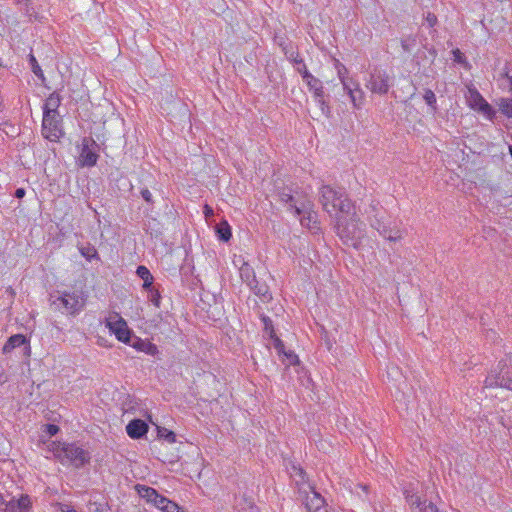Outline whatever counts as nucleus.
<instances>
[{
    "instance_id": "2",
    "label": "nucleus",
    "mask_w": 512,
    "mask_h": 512,
    "mask_svg": "<svg viewBox=\"0 0 512 512\" xmlns=\"http://www.w3.org/2000/svg\"><path fill=\"white\" fill-rule=\"evenodd\" d=\"M320 203L323 209L332 215H350L354 207L351 201L346 197L342 189H334L329 185H323L319 191Z\"/></svg>"
},
{
    "instance_id": "6",
    "label": "nucleus",
    "mask_w": 512,
    "mask_h": 512,
    "mask_svg": "<svg viewBox=\"0 0 512 512\" xmlns=\"http://www.w3.org/2000/svg\"><path fill=\"white\" fill-rule=\"evenodd\" d=\"M392 86V78L386 70L375 68L369 75L366 87L372 92L379 95L388 93Z\"/></svg>"
},
{
    "instance_id": "23",
    "label": "nucleus",
    "mask_w": 512,
    "mask_h": 512,
    "mask_svg": "<svg viewBox=\"0 0 512 512\" xmlns=\"http://www.w3.org/2000/svg\"><path fill=\"white\" fill-rule=\"evenodd\" d=\"M137 491L143 499L151 504H153L155 500L160 496V494L154 488L148 486L138 485Z\"/></svg>"
},
{
    "instance_id": "5",
    "label": "nucleus",
    "mask_w": 512,
    "mask_h": 512,
    "mask_svg": "<svg viewBox=\"0 0 512 512\" xmlns=\"http://www.w3.org/2000/svg\"><path fill=\"white\" fill-rule=\"evenodd\" d=\"M505 388L512 391V356L499 361L484 381V388Z\"/></svg>"
},
{
    "instance_id": "34",
    "label": "nucleus",
    "mask_w": 512,
    "mask_h": 512,
    "mask_svg": "<svg viewBox=\"0 0 512 512\" xmlns=\"http://www.w3.org/2000/svg\"><path fill=\"white\" fill-rule=\"evenodd\" d=\"M423 98L427 105H429L432 108H435L436 96L432 90L426 89Z\"/></svg>"
},
{
    "instance_id": "49",
    "label": "nucleus",
    "mask_w": 512,
    "mask_h": 512,
    "mask_svg": "<svg viewBox=\"0 0 512 512\" xmlns=\"http://www.w3.org/2000/svg\"><path fill=\"white\" fill-rule=\"evenodd\" d=\"M294 470H296L299 473V475L302 476L303 470L301 468L294 467Z\"/></svg>"
},
{
    "instance_id": "27",
    "label": "nucleus",
    "mask_w": 512,
    "mask_h": 512,
    "mask_svg": "<svg viewBox=\"0 0 512 512\" xmlns=\"http://www.w3.org/2000/svg\"><path fill=\"white\" fill-rule=\"evenodd\" d=\"M511 89H512V77L510 78ZM498 107L501 114L508 118H512V97L511 98H500L498 101Z\"/></svg>"
},
{
    "instance_id": "39",
    "label": "nucleus",
    "mask_w": 512,
    "mask_h": 512,
    "mask_svg": "<svg viewBox=\"0 0 512 512\" xmlns=\"http://www.w3.org/2000/svg\"><path fill=\"white\" fill-rule=\"evenodd\" d=\"M142 198L147 202V203H152V194L151 192L147 189V188H144L141 190L140 192Z\"/></svg>"
},
{
    "instance_id": "48",
    "label": "nucleus",
    "mask_w": 512,
    "mask_h": 512,
    "mask_svg": "<svg viewBox=\"0 0 512 512\" xmlns=\"http://www.w3.org/2000/svg\"><path fill=\"white\" fill-rule=\"evenodd\" d=\"M338 75H339L340 81L342 82V78H345L344 77V72H342V70H339L338 71Z\"/></svg>"
},
{
    "instance_id": "33",
    "label": "nucleus",
    "mask_w": 512,
    "mask_h": 512,
    "mask_svg": "<svg viewBox=\"0 0 512 512\" xmlns=\"http://www.w3.org/2000/svg\"><path fill=\"white\" fill-rule=\"evenodd\" d=\"M416 45V39L414 37H407L401 40V47L404 52L410 53Z\"/></svg>"
},
{
    "instance_id": "16",
    "label": "nucleus",
    "mask_w": 512,
    "mask_h": 512,
    "mask_svg": "<svg viewBox=\"0 0 512 512\" xmlns=\"http://www.w3.org/2000/svg\"><path fill=\"white\" fill-rule=\"evenodd\" d=\"M131 346L134 347L136 350L144 352L151 356H154L156 353H158L157 346L148 340H142L140 338H135L131 342Z\"/></svg>"
},
{
    "instance_id": "43",
    "label": "nucleus",
    "mask_w": 512,
    "mask_h": 512,
    "mask_svg": "<svg viewBox=\"0 0 512 512\" xmlns=\"http://www.w3.org/2000/svg\"><path fill=\"white\" fill-rule=\"evenodd\" d=\"M285 355L289 359V363L290 364H295L298 361L297 356L294 353H292V352L285 353Z\"/></svg>"
},
{
    "instance_id": "18",
    "label": "nucleus",
    "mask_w": 512,
    "mask_h": 512,
    "mask_svg": "<svg viewBox=\"0 0 512 512\" xmlns=\"http://www.w3.org/2000/svg\"><path fill=\"white\" fill-rule=\"evenodd\" d=\"M24 346L25 349H29L27 345V338L22 334H16L11 336L3 347V352L8 353L16 347Z\"/></svg>"
},
{
    "instance_id": "45",
    "label": "nucleus",
    "mask_w": 512,
    "mask_h": 512,
    "mask_svg": "<svg viewBox=\"0 0 512 512\" xmlns=\"http://www.w3.org/2000/svg\"><path fill=\"white\" fill-rule=\"evenodd\" d=\"M90 251V249L88 250ZM93 251V254L91 255L89 252H85L84 250H81V254L86 257L87 259H90L92 256H94L96 254V251L95 250H92Z\"/></svg>"
},
{
    "instance_id": "35",
    "label": "nucleus",
    "mask_w": 512,
    "mask_h": 512,
    "mask_svg": "<svg viewBox=\"0 0 512 512\" xmlns=\"http://www.w3.org/2000/svg\"><path fill=\"white\" fill-rule=\"evenodd\" d=\"M30 498L26 496H21V498L17 501V506L20 509V512H24L26 509L30 507Z\"/></svg>"
},
{
    "instance_id": "17",
    "label": "nucleus",
    "mask_w": 512,
    "mask_h": 512,
    "mask_svg": "<svg viewBox=\"0 0 512 512\" xmlns=\"http://www.w3.org/2000/svg\"><path fill=\"white\" fill-rule=\"evenodd\" d=\"M302 79L306 82V84L310 87L311 90H314L316 97L319 98V100H321L323 96V91L320 80L314 77L308 70H304Z\"/></svg>"
},
{
    "instance_id": "30",
    "label": "nucleus",
    "mask_w": 512,
    "mask_h": 512,
    "mask_svg": "<svg viewBox=\"0 0 512 512\" xmlns=\"http://www.w3.org/2000/svg\"><path fill=\"white\" fill-rule=\"evenodd\" d=\"M29 63H30V66H31V70L32 72L39 78L41 79L42 81L45 80V77H44V74H43V71L41 69V67L39 66L35 56L33 54H29Z\"/></svg>"
},
{
    "instance_id": "14",
    "label": "nucleus",
    "mask_w": 512,
    "mask_h": 512,
    "mask_svg": "<svg viewBox=\"0 0 512 512\" xmlns=\"http://www.w3.org/2000/svg\"><path fill=\"white\" fill-rule=\"evenodd\" d=\"M126 432L132 439H139L148 432V425L141 419H134L127 424Z\"/></svg>"
},
{
    "instance_id": "41",
    "label": "nucleus",
    "mask_w": 512,
    "mask_h": 512,
    "mask_svg": "<svg viewBox=\"0 0 512 512\" xmlns=\"http://www.w3.org/2000/svg\"><path fill=\"white\" fill-rule=\"evenodd\" d=\"M453 54H454V61L455 62L463 63L465 61V57H464L463 53L459 49L454 50Z\"/></svg>"
},
{
    "instance_id": "3",
    "label": "nucleus",
    "mask_w": 512,
    "mask_h": 512,
    "mask_svg": "<svg viewBox=\"0 0 512 512\" xmlns=\"http://www.w3.org/2000/svg\"><path fill=\"white\" fill-rule=\"evenodd\" d=\"M47 447L63 465L80 468L90 460L89 453L76 444L51 442Z\"/></svg>"
},
{
    "instance_id": "7",
    "label": "nucleus",
    "mask_w": 512,
    "mask_h": 512,
    "mask_svg": "<svg viewBox=\"0 0 512 512\" xmlns=\"http://www.w3.org/2000/svg\"><path fill=\"white\" fill-rule=\"evenodd\" d=\"M279 200L287 206V209L300 216L301 211H306L308 207L307 198L300 193H292L291 189H284L279 192Z\"/></svg>"
},
{
    "instance_id": "11",
    "label": "nucleus",
    "mask_w": 512,
    "mask_h": 512,
    "mask_svg": "<svg viewBox=\"0 0 512 512\" xmlns=\"http://www.w3.org/2000/svg\"><path fill=\"white\" fill-rule=\"evenodd\" d=\"M342 86L351 98L353 106L360 108L364 102L365 95L363 90L360 88L359 83L354 81L352 78H342Z\"/></svg>"
},
{
    "instance_id": "32",
    "label": "nucleus",
    "mask_w": 512,
    "mask_h": 512,
    "mask_svg": "<svg viewBox=\"0 0 512 512\" xmlns=\"http://www.w3.org/2000/svg\"><path fill=\"white\" fill-rule=\"evenodd\" d=\"M158 436L164 438L169 443H174L176 441L175 433L166 428H158Z\"/></svg>"
},
{
    "instance_id": "10",
    "label": "nucleus",
    "mask_w": 512,
    "mask_h": 512,
    "mask_svg": "<svg viewBox=\"0 0 512 512\" xmlns=\"http://www.w3.org/2000/svg\"><path fill=\"white\" fill-rule=\"evenodd\" d=\"M58 301L65 308V311L70 314H76L84 307V299L77 291L64 292L58 298Z\"/></svg>"
},
{
    "instance_id": "38",
    "label": "nucleus",
    "mask_w": 512,
    "mask_h": 512,
    "mask_svg": "<svg viewBox=\"0 0 512 512\" xmlns=\"http://www.w3.org/2000/svg\"><path fill=\"white\" fill-rule=\"evenodd\" d=\"M425 21L427 22L429 27H433L437 23V17L435 14L428 12L425 17Z\"/></svg>"
},
{
    "instance_id": "26",
    "label": "nucleus",
    "mask_w": 512,
    "mask_h": 512,
    "mask_svg": "<svg viewBox=\"0 0 512 512\" xmlns=\"http://www.w3.org/2000/svg\"><path fill=\"white\" fill-rule=\"evenodd\" d=\"M60 103H61L60 95L56 92H53L46 99L43 109H44V111L58 112V107L60 106Z\"/></svg>"
},
{
    "instance_id": "25",
    "label": "nucleus",
    "mask_w": 512,
    "mask_h": 512,
    "mask_svg": "<svg viewBox=\"0 0 512 512\" xmlns=\"http://www.w3.org/2000/svg\"><path fill=\"white\" fill-rule=\"evenodd\" d=\"M249 287L257 296L261 297L264 301L271 298L269 294V287L265 283H261L256 279V281H253V284H250Z\"/></svg>"
},
{
    "instance_id": "37",
    "label": "nucleus",
    "mask_w": 512,
    "mask_h": 512,
    "mask_svg": "<svg viewBox=\"0 0 512 512\" xmlns=\"http://www.w3.org/2000/svg\"><path fill=\"white\" fill-rule=\"evenodd\" d=\"M169 499L160 495L158 499L155 500L153 505L159 510L163 511L165 509V505L168 504Z\"/></svg>"
},
{
    "instance_id": "47",
    "label": "nucleus",
    "mask_w": 512,
    "mask_h": 512,
    "mask_svg": "<svg viewBox=\"0 0 512 512\" xmlns=\"http://www.w3.org/2000/svg\"><path fill=\"white\" fill-rule=\"evenodd\" d=\"M62 512H77L73 507L66 506V509L62 510Z\"/></svg>"
},
{
    "instance_id": "12",
    "label": "nucleus",
    "mask_w": 512,
    "mask_h": 512,
    "mask_svg": "<svg viewBox=\"0 0 512 512\" xmlns=\"http://www.w3.org/2000/svg\"><path fill=\"white\" fill-rule=\"evenodd\" d=\"M282 51L285 57L293 64L294 68L301 74H304V70H307L303 59L300 57L297 50L294 49L291 43H280Z\"/></svg>"
},
{
    "instance_id": "46",
    "label": "nucleus",
    "mask_w": 512,
    "mask_h": 512,
    "mask_svg": "<svg viewBox=\"0 0 512 512\" xmlns=\"http://www.w3.org/2000/svg\"><path fill=\"white\" fill-rule=\"evenodd\" d=\"M283 347H284L283 343H281L280 340H277L276 348L278 349L279 352L282 351Z\"/></svg>"
},
{
    "instance_id": "40",
    "label": "nucleus",
    "mask_w": 512,
    "mask_h": 512,
    "mask_svg": "<svg viewBox=\"0 0 512 512\" xmlns=\"http://www.w3.org/2000/svg\"><path fill=\"white\" fill-rule=\"evenodd\" d=\"M90 511L91 512H105V508L102 504L93 502V503H90Z\"/></svg>"
},
{
    "instance_id": "44",
    "label": "nucleus",
    "mask_w": 512,
    "mask_h": 512,
    "mask_svg": "<svg viewBox=\"0 0 512 512\" xmlns=\"http://www.w3.org/2000/svg\"><path fill=\"white\" fill-rule=\"evenodd\" d=\"M25 194H26V191L24 188H18V189H16V191L14 193L15 197L18 199L23 198L25 196Z\"/></svg>"
},
{
    "instance_id": "20",
    "label": "nucleus",
    "mask_w": 512,
    "mask_h": 512,
    "mask_svg": "<svg viewBox=\"0 0 512 512\" xmlns=\"http://www.w3.org/2000/svg\"><path fill=\"white\" fill-rule=\"evenodd\" d=\"M61 121L59 112L43 111V121L41 128H58Z\"/></svg>"
},
{
    "instance_id": "19",
    "label": "nucleus",
    "mask_w": 512,
    "mask_h": 512,
    "mask_svg": "<svg viewBox=\"0 0 512 512\" xmlns=\"http://www.w3.org/2000/svg\"><path fill=\"white\" fill-rule=\"evenodd\" d=\"M465 97L472 109H475V107L479 106V104L484 100V97L473 85L467 87V93Z\"/></svg>"
},
{
    "instance_id": "31",
    "label": "nucleus",
    "mask_w": 512,
    "mask_h": 512,
    "mask_svg": "<svg viewBox=\"0 0 512 512\" xmlns=\"http://www.w3.org/2000/svg\"><path fill=\"white\" fill-rule=\"evenodd\" d=\"M148 292V299L151 303H153L156 307H160L161 295L155 287H151V289H146Z\"/></svg>"
},
{
    "instance_id": "1",
    "label": "nucleus",
    "mask_w": 512,
    "mask_h": 512,
    "mask_svg": "<svg viewBox=\"0 0 512 512\" xmlns=\"http://www.w3.org/2000/svg\"><path fill=\"white\" fill-rule=\"evenodd\" d=\"M335 230L344 245L358 249L365 235V224L352 210L350 215L335 216Z\"/></svg>"
},
{
    "instance_id": "15",
    "label": "nucleus",
    "mask_w": 512,
    "mask_h": 512,
    "mask_svg": "<svg viewBox=\"0 0 512 512\" xmlns=\"http://www.w3.org/2000/svg\"><path fill=\"white\" fill-rule=\"evenodd\" d=\"M308 207L306 211H301L300 223L303 227L308 229L317 228V214L312 210L313 204L307 200Z\"/></svg>"
},
{
    "instance_id": "36",
    "label": "nucleus",
    "mask_w": 512,
    "mask_h": 512,
    "mask_svg": "<svg viewBox=\"0 0 512 512\" xmlns=\"http://www.w3.org/2000/svg\"><path fill=\"white\" fill-rule=\"evenodd\" d=\"M163 512H184V511L181 509V507L178 504L169 500L168 504L165 505V509L163 510Z\"/></svg>"
},
{
    "instance_id": "28",
    "label": "nucleus",
    "mask_w": 512,
    "mask_h": 512,
    "mask_svg": "<svg viewBox=\"0 0 512 512\" xmlns=\"http://www.w3.org/2000/svg\"><path fill=\"white\" fill-rule=\"evenodd\" d=\"M216 233H217L218 238L224 242L229 241V239L232 236L231 228L226 221L217 225Z\"/></svg>"
},
{
    "instance_id": "4",
    "label": "nucleus",
    "mask_w": 512,
    "mask_h": 512,
    "mask_svg": "<svg viewBox=\"0 0 512 512\" xmlns=\"http://www.w3.org/2000/svg\"><path fill=\"white\" fill-rule=\"evenodd\" d=\"M370 211L368 213V219L372 228L378 231V233L390 242H396L402 239V232L396 226H392L390 221H387L384 214L380 212L378 203L372 202L370 204Z\"/></svg>"
},
{
    "instance_id": "13",
    "label": "nucleus",
    "mask_w": 512,
    "mask_h": 512,
    "mask_svg": "<svg viewBox=\"0 0 512 512\" xmlns=\"http://www.w3.org/2000/svg\"><path fill=\"white\" fill-rule=\"evenodd\" d=\"M305 507L308 512H326L324 498L315 490H311L305 498Z\"/></svg>"
},
{
    "instance_id": "42",
    "label": "nucleus",
    "mask_w": 512,
    "mask_h": 512,
    "mask_svg": "<svg viewBox=\"0 0 512 512\" xmlns=\"http://www.w3.org/2000/svg\"><path fill=\"white\" fill-rule=\"evenodd\" d=\"M46 431L47 433L50 435V436H54L55 434L58 433L59 431V427L57 425H54V424H48L46 426Z\"/></svg>"
},
{
    "instance_id": "21",
    "label": "nucleus",
    "mask_w": 512,
    "mask_h": 512,
    "mask_svg": "<svg viewBox=\"0 0 512 512\" xmlns=\"http://www.w3.org/2000/svg\"><path fill=\"white\" fill-rule=\"evenodd\" d=\"M478 113L482 114L488 120L493 121L497 118V111L484 99L479 106L474 109Z\"/></svg>"
},
{
    "instance_id": "9",
    "label": "nucleus",
    "mask_w": 512,
    "mask_h": 512,
    "mask_svg": "<svg viewBox=\"0 0 512 512\" xmlns=\"http://www.w3.org/2000/svg\"><path fill=\"white\" fill-rule=\"evenodd\" d=\"M81 146V152L79 155L80 165L87 167L96 165L98 160L97 143L92 138L84 137Z\"/></svg>"
},
{
    "instance_id": "8",
    "label": "nucleus",
    "mask_w": 512,
    "mask_h": 512,
    "mask_svg": "<svg viewBox=\"0 0 512 512\" xmlns=\"http://www.w3.org/2000/svg\"><path fill=\"white\" fill-rule=\"evenodd\" d=\"M106 326L116 338L124 343H130L131 335L126 321L117 313L110 314L106 319Z\"/></svg>"
},
{
    "instance_id": "22",
    "label": "nucleus",
    "mask_w": 512,
    "mask_h": 512,
    "mask_svg": "<svg viewBox=\"0 0 512 512\" xmlns=\"http://www.w3.org/2000/svg\"><path fill=\"white\" fill-rule=\"evenodd\" d=\"M239 273L242 281L246 282L248 285L253 284V281H256L254 269L245 261H243L240 266Z\"/></svg>"
},
{
    "instance_id": "24",
    "label": "nucleus",
    "mask_w": 512,
    "mask_h": 512,
    "mask_svg": "<svg viewBox=\"0 0 512 512\" xmlns=\"http://www.w3.org/2000/svg\"><path fill=\"white\" fill-rule=\"evenodd\" d=\"M136 273L139 278L143 280V289H151L153 287V276L150 273L149 269L145 266H138Z\"/></svg>"
},
{
    "instance_id": "29",
    "label": "nucleus",
    "mask_w": 512,
    "mask_h": 512,
    "mask_svg": "<svg viewBox=\"0 0 512 512\" xmlns=\"http://www.w3.org/2000/svg\"><path fill=\"white\" fill-rule=\"evenodd\" d=\"M42 136L51 141L56 142L64 135V130H41Z\"/></svg>"
}]
</instances>
